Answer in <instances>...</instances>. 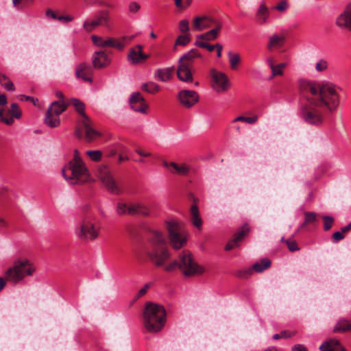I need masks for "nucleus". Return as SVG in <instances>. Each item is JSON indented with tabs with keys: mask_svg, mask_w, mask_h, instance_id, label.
<instances>
[{
	"mask_svg": "<svg viewBox=\"0 0 351 351\" xmlns=\"http://www.w3.org/2000/svg\"><path fill=\"white\" fill-rule=\"evenodd\" d=\"M339 88L332 84H321L306 80L300 81V90L308 104L302 110V117L308 124L319 125L323 115L316 108L332 113L339 105Z\"/></svg>",
	"mask_w": 351,
	"mask_h": 351,
	"instance_id": "f257e3e1",
	"label": "nucleus"
},
{
	"mask_svg": "<svg viewBox=\"0 0 351 351\" xmlns=\"http://www.w3.org/2000/svg\"><path fill=\"white\" fill-rule=\"evenodd\" d=\"M145 252L149 261L156 267L164 266L170 258L171 254L166 239L160 231L152 232Z\"/></svg>",
	"mask_w": 351,
	"mask_h": 351,
	"instance_id": "f03ea898",
	"label": "nucleus"
},
{
	"mask_svg": "<svg viewBox=\"0 0 351 351\" xmlns=\"http://www.w3.org/2000/svg\"><path fill=\"white\" fill-rule=\"evenodd\" d=\"M143 325L147 332H160L166 323V311L163 306L151 302L145 303L143 313Z\"/></svg>",
	"mask_w": 351,
	"mask_h": 351,
	"instance_id": "7ed1b4c3",
	"label": "nucleus"
},
{
	"mask_svg": "<svg viewBox=\"0 0 351 351\" xmlns=\"http://www.w3.org/2000/svg\"><path fill=\"white\" fill-rule=\"evenodd\" d=\"M36 271L34 264L27 258L15 260L11 267L5 271L7 282L18 284L26 277L33 276Z\"/></svg>",
	"mask_w": 351,
	"mask_h": 351,
	"instance_id": "20e7f679",
	"label": "nucleus"
},
{
	"mask_svg": "<svg viewBox=\"0 0 351 351\" xmlns=\"http://www.w3.org/2000/svg\"><path fill=\"white\" fill-rule=\"evenodd\" d=\"M201 54L196 49H192L184 53L178 60L177 68L178 78L185 83H193V62Z\"/></svg>",
	"mask_w": 351,
	"mask_h": 351,
	"instance_id": "39448f33",
	"label": "nucleus"
},
{
	"mask_svg": "<svg viewBox=\"0 0 351 351\" xmlns=\"http://www.w3.org/2000/svg\"><path fill=\"white\" fill-rule=\"evenodd\" d=\"M177 267L180 268L186 276L202 274L204 271V269L193 261L191 254L189 252H183L180 255V262L175 260L165 266L164 269L171 272Z\"/></svg>",
	"mask_w": 351,
	"mask_h": 351,
	"instance_id": "423d86ee",
	"label": "nucleus"
},
{
	"mask_svg": "<svg viewBox=\"0 0 351 351\" xmlns=\"http://www.w3.org/2000/svg\"><path fill=\"white\" fill-rule=\"evenodd\" d=\"M100 226L91 216L84 217L75 229V236L80 241H93L99 236Z\"/></svg>",
	"mask_w": 351,
	"mask_h": 351,
	"instance_id": "0eeeda50",
	"label": "nucleus"
},
{
	"mask_svg": "<svg viewBox=\"0 0 351 351\" xmlns=\"http://www.w3.org/2000/svg\"><path fill=\"white\" fill-rule=\"evenodd\" d=\"M166 228L169 244L174 250H180L186 245L189 234L181 223L176 220L167 221Z\"/></svg>",
	"mask_w": 351,
	"mask_h": 351,
	"instance_id": "6e6552de",
	"label": "nucleus"
},
{
	"mask_svg": "<svg viewBox=\"0 0 351 351\" xmlns=\"http://www.w3.org/2000/svg\"><path fill=\"white\" fill-rule=\"evenodd\" d=\"M65 180L71 184H83L90 180V174L84 162L69 163L62 171Z\"/></svg>",
	"mask_w": 351,
	"mask_h": 351,
	"instance_id": "1a4fd4ad",
	"label": "nucleus"
},
{
	"mask_svg": "<svg viewBox=\"0 0 351 351\" xmlns=\"http://www.w3.org/2000/svg\"><path fill=\"white\" fill-rule=\"evenodd\" d=\"M97 176L109 192L116 195L121 193V189L107 165H99L97 169Z\"/></svg>",
	"mask_w": 351,
	"mask_h": 351,
	"instance_id": "9d476101",
	"label": "nucleus"
},
{
	"mask_svg": "<svg viewBox=\"0 0 351 351\" xmlns=\"http://www.w3.org/2000/svg\"><path fill=\"white\" fill-rule=\"evenodd\" d=\"M82 128L85 130L84 136L88 141H92L101 135L97 130L93 128L92 121L89 117L87 118V119H80L78 121V125L75 129V133L79 138L83 137Z\"/></svg>",
	"mask_w": 351,
	"mask_h": 351,
	"instance_id": "9b49d317",
	"label": "nucleus"
},
{
	"mask_svg": "<svg viewBox=\"0 0 351 351\" xmlns=\"http://www.w3.org/2000/svg\"><path fill=\"white\" fill-rule=\"evenodd\" d=\"M210 75L212 77L211 86L216 93H225L230 88V80L224 73L219 72L213 69L210 71Z\"/></svg>",
	"mask_w": 351,
	"mask_h": 351,
	"instance_id": "f8f14e48",
	"label": "nucleus"
},
{
	"mask_svg": "<svg viewBox=\"0 0 351 351\" xmlns=\"http://www.w3.org/2000/svg\"><path fill=\"white\" fill-rule=\"evenodd\" d=\"M21 117L22 111L16 103L12 104L10 109L7 112L4 108H0V121L8 125H12L14 123V118L19 119Z\"/></svg>",
	"mask_w": 351,
	"mask_h": 351,
	"instance_id": "ddd939ff",
	"label": "nucleus"
},
{
	"mask_svg": "<svg viewBox=\"0 0 351 351\" xmlns=\"http://www.w3.org/2000/svg\"><path fill=\"white\" fill-rule=\"evenodd\" d=\"M178 98L182 106L191 108L199 101V95L195 90H182L178 94Z\"/></svg>",
	"mask_w": 351,
	"mask_h": 351,
	"instance_id": "4468645a",
	"label": "nucleus"
},
{
	"mask_svg": "<svg viewBox=\"0 0 351 351\" xmlns=\"http://www.w3.org/2000/svg\"><path fill=\"white\" fill-rule=\"evenodd\" d=\"M130 107L135 112L141 113H146V110L148 108L145 99L139 92L133 93L130 98Z\"/></svg>",
	"mask_w": 351,
	"mask_h": 351,
	"instance_id": "2eb2a0df",
	"label": "nucleus"
},
{
	"mask_svg": "<svg viewBox=\"0 0 351 351\" xmlns=\"http://www.w3.org/2000/svg\"><path fill=\"white\" fill-rule=\"evenodd\" d=\"M219 22L208 16H197L194 19L193 29L195 31H202L214 27Z\"/></svg>",
	"mask_w": 351,
	"mask_h": 351,
	"instance_id": "dca6fc26",
	"label": "nucleus"
},
{
	"mask_svg": "<svg viewBox=\"0 0 351 351\" xmlns=\"http://www.w3.org/2000/svg\"><path fill=\"white\" fill-rule=\"evenodd\" d=\"M143 47L141 45H136V48L130 49L128 55V60L132 64H139L148 58V56L142 51Z\"/></svg>",
	"mask_w": 351,
	"mask_h": 351,
	"instance_id": "f3484780",
	"label": "nucleus"
},
{
	"mask_svg": "<svg viewBox=\"0 0 351 351\" xmlns=\"http://www.w3.org/2000/svg\"><path fill=\"white\" fill-rule=\"evenodd\" d=\"M250 231L248 225L245 224L241 226L237 232L233 235L232 239L226 245L225 250L229 251L238 246V243L243 239Z\"/></svg>",
	"mask_w": 351,
	"mask_h": 351,
	"instance_id": "a211bd4d",
	"label": "nucleus"
},
{
	"mask_svg": "<svg viewBox=\"0 0 351 351\" xmlns=\"http://www.w3.org/2000/svg\"><path fill=\"white\" fill-rule=\"evenodd\" d=\"M93 66L95 69H101L110 63V59L105 51H95L92 58Z\"/></svg>",
	"mask_w": 351,
	"mask_h": 351,
	"instance_id": "6ab92c4d",
	"label": "nucleus"
},
{
	"mask_svg": "<svg viewBox=\"0 0 351 351\" xmlns=\"http://www.w3.org/2000/svg\"><path fill=\"white\" fill-rule=\"evenodd\" d=\"M93 73V67L88 63L82 62L76 68V77L85 82H92L91 75Z\"/></svg>",
	"mask_w": 351,
	"mask_h": 351,
	"instance_id": "aec40b11",
	"label": "nucleus"
},
{
	"mask_svg": "<svg viewBox=\"0 0 351 351\" xmlns=\"http://www.w3.org/2000/svg\"><path fill=\"white\" fill-rule=\"evenodd\" d=\"M336 24L340 27L346 28L351 31V3L347 5L343 12L338 16Z\"/></svg>",
	"mask_w": 351,
	"mask_h": 351,
	"instance_id": "412c9836",
	"label": "nucleus"
},
{
	"mask_svg": "<svg viewBox=\"0 0 351 351\" xmlns=\"http://www.w3.org/2000/svg\"><path fill=\"white\" fill-rule=\"evenodd\" d=\"M108 19V14L102 12L99 16H97L93 21H86L84 23V28L88 32H91L95 27L99 25H104L107 24Z\"/></svg>",
	"mask_w": 351,
	"mask_h": 351,
	"instance_id": "4be33fe9",
	"label": "nucleus"
},
{
	"mask_svg": "<svg viewBox=\"0 0 351 351\" xmlns=\"http://www.w3.org/2000/svg\"><path fill=\"white\" fill-rule=\"evenodd\" d=\"M163 165L167 168L171 173L174 174L186 176L189 172V167L186 164L179 165L173 162H167V161H164Z\"/></svg>",
	"mask_w": 351,
	"mask_h": 351,
	"instance_id": "5701e85b",
	"label": "nucleus"
},
{
	"mask_svg": "<svg viewBox=\"0 0 351 351\" xmlns=\"http://www.w3.org/2000/svg\"><path fill=\"white\" fill-rule=\"evenodd\" d=\"M320 351H339L342 349V344L336 339H329L319 346Z\"/></svg>",
	"mask_w": 351,
	"mask_h": 351,
	"instance_id": "b1692460",
	"label": "nucleus"
},
{
	"mask_svg": "<svg viewBox=\"0 0 351 351\" xmlns=\"http://www.w3.org/2000/svg\"><path fill=\"white\" fill-rule=\"evenodd\" d=\"M173 71V66L158 69L154 72V78L161 82H167L171 79Z\"/></svg>",
	"mask_w": 351,
	"mask_h": 351,
	"instance_id": "393cba45",
	"label": "nucleus"
},
{
	"mask_svg": "<svg viewBox=\"0 0 351 351\" xmlns=\"http://www.w3.org/2000/svg\"><path fill=\"white\" fill-rule=\"evenodd\" d=\"M269 11L265 4H261L255 15V21L258 25H263L266 23L269 19Z\"/></svg>",
	"mask_w": 351,
	"mask_h": 351,
	"instance_id": "a878e982",
	"label": "nucleus"
},
{
	"mask_svg": "<svg viewBox=\"0 0 351 351\" xmlns=\"http://www.w3.org/2000/svg\"><path fill=\"white\" fill-rule=\"evenodd\" d=\"M190 213L192 224L198 230H201L202 227V219L200 217L199 211L196 204H193L191 206Z\"/></svg>",
	"mask_w": 351,
	"mask_h": 351,
	"instance_id": "bb28decb",
	"label": "nucleus"
},
{
	"mask_svg": "<svg viewBox=\"0 0 351 351\" xmlns=\"http://www.w3.org/2000/svg\"><path fill=\"white\" fill-rule=\"evenodd\" d=\"M285 38L283 35L273 34L269 38L267 49L270 51L276 48L281 47L285 43Z\"/></svg>",
	"mask_w": 351,
	"mask_h": 351,
	"instance_id": "cd10ccee",
	"label": "nucleus"
},
{
	"mask_svg": "<svg viewBox=\"0 0 351 351\" xmlns=\"http://www.w3.org/2000/svg\"><path fill=\"white\" fill-rule=\"evenodd\" d=\"M332 331L334 332H351V319H339L334 326Z\"/></svg>",
	"mask_w": 351,
	"mask_h": 351,
	"instance_id": "c85d7f7f",
	"label": "nucleus"
},
{
	"mask_svg": "<svg viewBox=\"0 0 351 351\" xmlns=\"http://www.w3.org/2000/svg\"><path fill=\"white\" fill-rule=\"evenodd\" d=\"M44 122L49 128H57L60 125V117L48 110L46 112Z\"/></svg>",
	"mask_w": 351,
	"mask_h": 351,
	"instance_id": "c756f323",
	"label": "nucleus"
},
{
	"mask_svg": "<svg viewBox=\"0 0 351 351\" xmlns=\"http://www.w3.org/2000/svg\"><path fill=\"white\" fill-rule=\"evenodd\" d=\"M221 29V24L220 23H216L214 25V28L211 30L206 32L205 34H201L197 36V38L204 39L206 40H215L217 38L218 34Z\"/></svg>",
	"mask_w": 351,
	"mask_h": 351,
	"instance_id": "7c9ffc66",
	"label": "nucleus"
},
{
	"mask_svg": "<svg viewBox=\"0 0 351 351\" xmlns=\"http://www.w3.org/2000/svg\"><path fill=\"white\" fill-rule=\"evenodd\" d=\"M69 104H67V102L53 101L47 110L60 117V115L66 110Z\"/></svg>",
	"mask_w": 351,
	"mask_h": 351,
	"instance_id": "2f4dec72",
	"label": "nucleus"
},
{
	"mask_svg": "<svg viewBox=\"0 0 351 351\" xmlns=\"http://www.w3.org/2000/svg\"><path fill=\"white\" fill-rule=\"evenodd\" d=\"M129 215L147 216L149 215V210L142 204H134L130 206Z\"/></svg>",
	"mask_w": 351,
	"mask_h": 351,
	"instance_id": "473e14b6",
	"label": "nucleus"
},
{
	"mask_svg": "<svg viewBox=\"0 0 351 351\" xmlns=\"http://www.w3.org/2000/svg\"><path fill=\"white\" fill-rule=\"evenodd\" d=\"M67 104H69V105L71 104L75 107L76 111L81 116L80 119H87V118H88V117L86 115V114L85 113V111H84L85 106L80 100H79L78 99H76V98H73V99H71L69 100V101L67 102Z\"/></svg>",
	"mask_w": 351,
	"mask_h": 351,
	"instance_id": "72a5a7b5",
	"label": "nucleus"
},
{
	"mask_svg": "<svg viewBox=\"0 0 351 351\" xmlns=\"http://www.w3.org/2000/svg\"><path fill=\"white\" fill-rule=\"evenodd\" d=\"M93 43L97 47H110L112 44L111 38H108L106 39H104L100 36H97L95 35L92 36L91 37Z\"/></svg>",
	"mask_w": 351,
	"mask_h": 351,
	"instance_id": "f704fd0d",
	"label": "nucleus"
},
{
	"mask_svg": "<svg viewBox=\"0 0 351 351\" xmlns=\"http://www.w3.org/2000/svg\"><path fill=\"white\" fill-rule=\"evenodd\" d=\"M141 88L143 90L150 94H156L160 90V86L154 82H148L143 84Z\"/></svg>",
	"mask_w": 351,
	"mask_h": 351,
	"instance_id": "c9c22d12",
	"label": "nucleus"
},
{
	"mask_svg": "<svg viewBox=\"0 0 351 351\" xmlns=\"http://www.w3.org/2000/svg\"><path fill=\"white\" fill-rule=\"evenodd\" d=\"M230 68L232 70H236L241 62V57L239 54L229 51L228 53Z\"/></svg>",
	"mask_w": 351,
	"mask_h": 351,
	"instance_id": "e433bc0d",
	"label": "nucleus"
},
{
	"mask_svg": "<svg viewBox=\"0 0 351 351\" xmlns=\"http://www.w3.org/2000/svg\"><path fill=\"white\" fill-rule=\"evenodd\" d=\"M271 265V261L268 258H263L260 263H256L252 266L253 271L262 272L269 268Z\"/></svg>",
	"mask_w": 351,
	"mask_h": 351,
	"instance_id": "4c0bfd02",
	"label": "nucleus"
},
{
	"mask_svg": "<svg viewBox=\"0 0 351 351\" xmlns=\"http://www.w3.org/2000/svg\"><path fill=\"white\" fill-rule=\"evenodd\" d=\"M0 84L8 91H14L15 90L12 82L5 74L0 73Z\"/></svg>",
	"mask_w": 351,
	"mask_h": 351,
	"instance_id": "58836bf2",
	"label": "nucleus"
},
{
	"mask_svg": "<svg viewBox=\"0 0 351 351\" xmlns=\"http://www.w3.org/2000/svg\"><path fill=\"white\" fill-rule=\"evenodd\" d=\"M304 221L301 224L299 230L304 228L307 224L313 223L316 221L317 215L314 212H304Z\"/></svg>",
	"mask_w": 351,
	"mask_h": 351,
	"instance_id": "ea45409f",
	"label": "nucleus"
},
{
	"mask_svg": "<svg viewBox=\"0 0 351 351\" xmlns=\"http://www.w3.org/2000/svg\"><path fill=\"white\" fill-rule=\"evenodd\" d=\"M191 41V38L189 35V34L185 35H180L179 36L177 39L176 40L175 45H174V49H176V47L178 45L180 46H186Z\"/></svg>",
	"mask_w": 351,
	"mask_h": 351,
	"instance_id": "a19ab883",
	"label": "nucleus"
},
{
	"mask_svg": "<svg viewBox=\"0 0 351 351\" xmlns=\"http://www.w3.org/2000/svg\"><path fill=\"white\" fill-rule=\"evenodd\" d=\"M86 154L93 162H99L102 158V152L99 150H88Z\"/></svg>",
	"mask_w": 351,
	"mask_h": 351,
	"instance_id": "79ce46f5",
	"label": "nucleus"
},
{
	"mask_svg": "<svg viewBox=\"0 0 351 351\" xmlns=\"http://www.w3.org/2000/svg\"><path fill=\"white\" fill-rule=\"evenodd\" d=\"M130 206L125 203L119 202L117 206V213L119 215H129Z\"/></svg>",
	"mask_w": 351,
	"mask_h": 351,
	"instance_id": "37998d69",
	"label": "nucleus"
},
{
	"mask_svg": "<svg viewBox=\"0 0 351 351\" xmlns=\"http://www.w3.org/2000/svg\"><path fill=\"white\" fill-rule=\"evenodd\" d=\"M257 120H258V117L256 115L250 117L239 116V117H237V118H235L234 119H233L232 123H236L237 121H243V122H246L250 124H253V123H256L257 121Z\"/></svg>",
	"mask_w": 351,
	"mask_h": 351,
	"instance_id": "c03bdc74",
	"label": "nucleus"
},
{
	"mask_svg": "<svg viewBox=\"0 0 351 351\" xmlns=\"http://www.w3.org/2000/svg\"><path fill=\"white\" fill-rule=\"evenodd\" d=\"M295 335V332L289 331V330H282L278 334H275L273 335V339L275 340H278L281 338H291Z\"/></svg>",
	"mask_w": 351,
	"mask_h": 351,
	"instance_id": "a18cd8bd",
	"label": "nucleus"
},
{
	"mask_svg": "<svg viewBox=\"0 0 351 351\" xmlns=\"http://www.w3.org/2000/svg\"><path fill=\"white\" fill-rule=\"evenodd\" d=\"M252 268L241 269L236 271L235 276L241 278H247L253 274Z\"/></svg>",
	"mask_w": 351,
	"mask_h": 351,
	"instance_id": "49530a36",
	"label": "nucleus"
},
{
	"mask_svg": "<svg viewBox=\"0 0 351 351\" xmlns=\"http://www.w3.org/2000/svg\"><path fill=\"white\" fill-rule=\"evenodd\" d=\"M324 220V230L325 231L329 230L334 223V219L331 216H324L323 217Z\"/></svg>",
	"mask_w": 351,
	"mask_h": 351,
	"instance_id": "de8ad7c7",
	"label": "nucleus"
},
{
	"mask_svg": "<svg viewBox=\"0 0 351 351\" xmlns=\"http://www.w3.org/2000/svg\"><path fill=\"white\" fill-rule=\"evenodd\" d=\"M112 44L111 47H114L118 50H123L125 47V43L122 41V39H116L111 38Z\"/></svg>",
	"mask_w": 351,
	"mask_h": 351,
	"instance_id": "09e8293b",
	"label": "nucleus"
},
{
	"mask_svg": "<svg viewBox=\"0 0 351 351\" xmlns=\"http://www.w3.org/2000/svg\"><path fill=\"white\" fill-rule=\"evenodd\" d=\"M179 29L182 33H188L189 30V23L186 19H183L179 23Z\"/></svg>",
	"mask_w": 351,
	"mask_h": 351,
	"instance_id": "8fccbe9b",
	"label": "nucleus"
},
{
	"mask_svg": "<svg viewBox=\"0 0 351 351\" xmlns=\"http://www.w3.org/2000/svg\"><path fill=\"white\" fill-rule=\"evenodd\" d=\"M19 97L21 101H29V102L32 103L34 104V106H37L38 105L39 101H38V99H37V98L30 97V96H27L25 95H21L19 96Z\"/></svg>",
	"mask_w": 351,
	"mask_h": 351,
	"instance_id": "3c124183",
	"label": "nucleus"
},
{
	"mask_svg": "<svg viewBox=\"0 0 351 351\" xmlns=\"http://www.w3.org/2000/svg\"><path fill=\"white\" fill-rule=\"evenodd\" d=\"M150 285L151 284L150 283H147L145 284L143 288H141L138 292L137 293V294L135 296V299L137 300L140 298H141L142 296H143L148 291V289H149L150 287Z\"/></svg>",
	"mask_w": 351,
	"mask_h": 351,
	"instance_id": "603ef678",
	"label": "nucleus"
},
{
	"mask_svg": "<svg viewBox=\"0 0 351 351\" xmlns=\"http://www.w3.org/2000/svg\"><path fill=\"white\" fill-rule=\"evenodd\" d=\"M285 243L287 245V247L291 252H295L299 250L298 247V244L295 241L292 240H286Z\"/></svg>",
	"mask_w": 351,
	"mask_h": 351,
	"instance_id": "864d4df0",
	"label": "nucleus"
},
{
	"mask_svg": "<svg viewBox=\"0 0 351 351\" xmlns=\"http://www.w3.org/2000/svg\"><path fill=\"white\" fill-rule=\"evenodd\" d=\"M327 62L324 60H320L317 62L315 66V69L317 71H323L327 69Z\"/></svg>",
	"mask_w": 351,
	"mask_h": 351,
	"instance_id": "5fc2aeb1",
	"label": "nucleus"
},
{
	"mask_svg": "<svg viewBox=\"0 0 351 351\" xmlns=\"http://www.w3.org/2000/svg\"><path fill=\"white\" fill-rule=\"evenodd\" d=\"M128 8L131 12L136 13L140 10L141 5L139 3L133 1L129 4Z\"/></svg>",
	"mask_w": 351,
	"mask_h": 351,
	"instance_id": "6e6d98bb",
	"label": "nucleus"
},
{
	"mask_svg": "<svg viewBox=\"0 0 351 351\" xmlns=\"http://www.w3.org/2000/svg\"><path fill=\"white\" fill-rule=\"evenodd\" d=\"M332 237L333 242L334 243H337L339 241H341L343 239H344L345 235H344V234L341 231V232H335L332 234Z\"/></svg>",
	"mask_w": 351,
	"mask_h": 351,
	"instance_id": "4d7b16f0",
	"label": "nucleus"
},
{
	"mask_svg": "<svg viewBox=\"0 0 351 351\" xmlns=\"http://www.w3.org/2000/svg\"><path fill=\"white\" fill-rule=\"evenodd\" d=\"M77 162H84L80 156L79 151L77 149H75L73 158L69 163H75L76 164Z\"/></svg>",
	"mask_w": 351,
	"mask_h": 351,
	"instance_id": "13d9d810",
	"label": "nucleus"
},
{
	"mask_svg": "<svg viewBox=\"0 0 351 351\" xmlns=\"http://www.w3.org/2000/svg\"><path fill=\"white\" fill-rule=\"evenodd\" d=\"M291 351H308L307 348L300 343L295 344L292 348Z\"/></svg>",
	"mask_w": 351,
	"mask_h": 351,
	"instance_id": "bf43d9fd",
	"label": "nucleus"
},
{
	"mask_svg": "<svg viewBox=\"0 0 351 351\" xmlns=\"http://www.w3.org/2000/svg\"><path fill=\"white\" fill-rule=\"evenodd\" d=\"M272 72V77L276 76V75H282L283 73L282 69H280L278 68V66H274V69H271Z\"/></svg>",
	"mask_w": 351,
	"mask_h": 351,
	"instance_id": "052dcab7",
	"label": "nucleus"
},
{
	"mask_svg": "<svg viewBox=\"0 0 351 351\" xmlns=\"http://www.w3.org/2000/svg\"><path fill=\"white\" fill-rule=\"evenodd\" d=\"M46 16L47 17L51 18L53 19H58V16L56 15V14L51 10L48 9L46 11Z\"/></svg>",
	"mask_w": 351,
	"mask_h": 351,
	"instance_id": "680f3d73",
	"label": "nucleus"
},
{
	"mask_svg": "<svg viewBox=\"0 0 351 351\" xmlns=\"http://www.w3.org/2000/svg\"><path fill=\"white\" fill-rule=\"evenodd\" d=\"M287 1H282L276 6V9L279 11H283L287 8Z\"/></svg>",
	"mask_w": 351,
	"mask_h": 351,
	"instance_id": "e2e57ef3",
	"label": "nucleus"
},
{
	"mask_svg": "<svg viewBox=\"0 0 351 351\" xmlns=\"http://www.w3.org/2000/svg\"><path fill=\"white\" fill-rule=\"evenodd\" d=\"M58 20L60 21H63V22H69V21H71L73 20V17L69 15L60 16H58Z\"/></svg>",
	"mask_w": 351,
	"mask_h": 351,
	"instance_id": "0e129e2a",
	"label": "nucleus"
},
{
	"mask_svg": "<svg viewBox=\"0 0 351 351\" xmlns=\"http://www.w3.org/2000/svg\"><path fill=\"white\" fill-rule=\"evenodd\" d=\"M56 96L60 99V101H58V102H66L64 101V96L62 92L56 91Z\"/></svg>",
	"mask_w": 351,
	"mask_h": 351,
	"instance_id": "69168bd1",
	"label": "nucleus"
},
{
	"mask_svg": "<svg viewBox=\"0 0 351 351\" xmlns=\"http://www.w3.org/2000/svg\"><path fill=\"white\" fill-rule=\"evenodd\" d=\"M134 37H135L134 36H123L121 38V39H122V41L125 43V46L128 43L131 42L134 39Z\"/></svg>",
	"mask_w": 351,
	"mask_h": 351,
	"instance_id": "338daca9",
	"label": "nucleus"
},
{
	"mask_svg": "<svg viewBox=\"0 0 351 351\" xmlns=\"http://www.w3.org/2000/svg\"><path fill=\"white\" fill-rule=\"evenodd\" d=\"M134 37H135L134 36H123L121 38V39H122V41L125 43V46L128 43L131 42L134 39Z\"/></svg>",
	"mask_w": 351,
	"mask_h": 351,
	"instance_id": "774afa93",
	"label": "nucleus"
}]
</instances>
